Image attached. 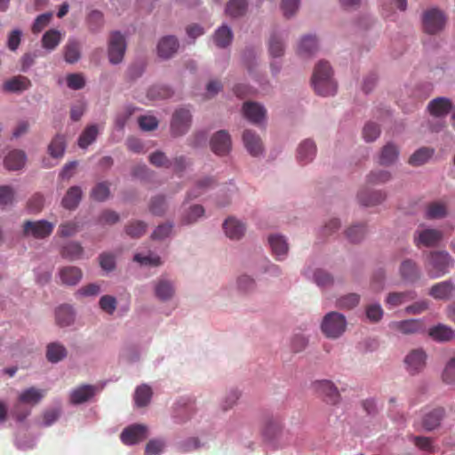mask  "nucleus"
<instances>
[{
	"label": "nucleus",
	"instance_id": "39448f33",
	"mask_svg": "<svg viewBox=\"0 0 455 455\" xmlns=\"http://www.w3.org/2000/svg\"><path fill=\"white\" fill-rule=\"evenodd\" d=\"M446 18L442 11L432 8L426 11L422 16L424 32L435 35L441 32L445 26Z\"/></svg>",
	"mask_w": 455,
	"mask_h": 455
},
{
	"label": "nucleus",
	"instance_id": "a878e982",
	"mask_svg": "<svg viewBox=\"0 0 455 455\" xmlns=\"http://www.w3.org/2000/svg\"><path fill=\"white\" fill-rule=\"evenodd\" d=\"M63 55L66 62L74 64L81 58V44L78 40L69 38L63 47Z\"/></svg>",
	"mask_w": 455,
	"mask_h": 455
},
{
	"label": "nucleus",
	"instance_id": "58836bf2",
	"mask_svg": "<svg viewBox=\"0 0 455 455\" xmlns=\"http://www.w3.org/2000/svg\"><path fill=\"white\" fill-rule=\"evenodd\" d=\"M43 397L44 392L42 390L29 387L20 394L18 402L33 406L38 403Z\"/></svg>",
	"mask_w": 455,
	"mask_h": 455
},
{
	"label": "nucleus",
	"instance_id": "393cba45",
	"mask_svg": "<svg viewBox=\"0 0 455 455\" xmlns=\"http://www.w3.org/2000/svg\"><path fill=\"white\" fill-rule=\"evenodd\" d=\"M60 278L61 283L66 285H76L82 279V270L74 266L64 267L60 270Z\"/></svg>",
	"mask_w": 455,
	"mask_h": 455
},
{
	"label": "nucleus",
	"instance_id": "6e6d98bb",
	"mask_svg": "<svg viewBox=\"0 0 455 455\" xmlns=\"http://www.w3.org/2000/svg\"><path fill=\"white\" fill-rule=\"evenodd\" d=\"M204 213V209L202 205H193L189 208L181 220L182 224L188 225L196 222L198 218L202 217Z\"/></svg>",
	"mask_w": 455,
	"mask_h": 455
},
{
	"label": "nucleus",
	"instance_id": "f03ea898",
	"mask_svg": "<svg viewBox=\"0 0 455 455\" xmlns=\"http://www.w3.org/2000/svg\"><path fill=\"white\" fill-rule=\"evenodd\" d=\"M454 264V259L446 251H432L426 255L425 268L430 278L443 276Z\"/></svg>",
	"mask_w": 455,
	"mask_h": 455
},
{
	"label": "nucleus",
	"instance_id": "ea45409f",
	"mask_svg": "<svg viewBox=\"0 0 455 455\" xmlns=\"http://www.w3.org/2000/svg\"><path fill=\"white\" fill-rule=\"evenodd\" d=\"M434 149L430 148H420L409 158L408 163L412 166H420L426 164L433 156Z\"/></svg>",
	"mask_w": 455,
	"mask_h": 455
},
{
	"label": "nucleus",
	"instance_id": "dca6fc26",
	"mask_svg": "<svg viewBox=\"0 0 455 455\" xmlns=\"http://www.w3.org/2000/svg\"><path fill=\"white\" fill-rule=\"evenodd\" d=\"M212 150L219 156L228 154L231 148V139L226 131H219L211 140Z\"/></svg>",
	"mask_w": 455,
	"mask_h": 455
},
{
	"label": "nucleus",
	"instance_id": "79ce46f5",
	"mask_svg": "<svg viewBox=\"0 0 455 455\" xmlns=\"http://www.w3.org/2000/svg\"><path fill=\"white\" fill-rule=\"evenodd\" d=\"M84 252V248L77 242H69L60 251V255L69 260L79 259Z\"/></svg>",
	"mask_w": 455,
	"mask_h": 455
},
{
	"label": "nucleus",
	"instance_id": "774afa93",
	"mask_svg": "<svg viewBox=\"0 0 455 455\" xmlns=\"http://www.w3.org/2000/svg\"><path fill=\"white\" fill-rule=\"evenodd\" d=\"M100 308L109 315H112L116 308V299L110 295H104L99 301Z\"/></svg>",
	"mask_w": 455,
	"mask_h": 455
},
{
	"label": "nucleus",
	"instance_id": "b1692460",
	"mask_svg": "<svg viewBox=\"0 0 455 455\" xmlns=\"http://www.w3.org/2000/svg\"><path fill=\"white\" fill-rule=\"evenodd\" d=\"M225 234L233 240H239L245 233L243 223L235 218H228L223 224Z\"/></svg>",
	"mask_w": 455,
	"mask_h": 455
},
{
	"label": "nucleus",
	"instance_id": "a211bd4d",
	"mask_svg": "<svg viewBox=\"0 0 455 455\" xmlns=\"http://www.w3.org/2000/svg\"><path fill=\"white\" fill-rule=\"evenodd\" d=\"M455 292V284L451 280L443 281L434 284L428 294L435 299L448 300Z\"/></svg>",
	"mask_w": 455,
	"mask_h": 455
},
{
	"label": "nucleus",
	"instance_id": "1a4fd4ad",
	"mask_svg": "<svg viewBox=\"0 0 455 455\" xmlns=\"http://www.w3.org/2000/svg\"><path fill=\"white\" fill-rule=\"evenodd\" d=\"M191 123V115L189 110L180 108L172 116L171 130L173 135L180 136L188 132Z\"/></svg>",
	"mask_w": 455,
	"mask_h": 455
},
{
	"label": "nucleus",
	"instance_id": "5fc2aeb1",
	"mask_svg": "<svg viewBox=\"0 0 455 455\" xmlns=\"http://www.w3.org/2000/svg\"><path fill=\"white\" fill-rule=\"evenodd\" d=\"M215 183L212 178H204L198 180L196 184L195 188L191 189L188 193V196L189 199H194L199 196L201 194L204 192L207 188L212 187Z\"/></svg>",
	"mask_w": 455,
	"mask_h": 455
},
{
	"label": "nucleus",
	"instance_id": "4d7b16f0",
	"mask_svg": "<svg viewBox=\"0 0 455 455\" xmlns=\"http://www.w3.org/2000/svg\"><path fill=\"white\" fill-rule=\"evenodd\" d=\"M360 297L356 293H350L340 297L336 301V307L341 309H351L358 305Z\"/></svg>",
	"mask_w": 455,
	"mask_h": 455
},
{
	"label": "nucleus",
	"instance_id": "2f4dec72",
	"mask_svg": "<svg viewBox=\"0 0 455 455\" xmlns=\"http://www.w3.org/2000/svg\"><path fill=\"white\" fill-rule=\"evenodd\" d=\"M155 294L163 301L170 299L174 294L173 284L165 278H160L155 285Z\"/></svg>",
	"mask_w": 455,
	"mask_h": 455
},
{
	"label": "nucleus",
	"instance_id": "37998d69",
	"mask_svg": "<svg viewBox=\"0 0 455 455\" xmlns=\"http://www.w3.org/2000/svg\"><path fill=\"white\" fill-rule=\"evenodd\" d=\"M268 242L273 253L279 259L288 251V244L281 235H274L268 237Z\"/></svg>",
	"mask_w": 455,
	"mask_h": 455
},
{
	"label": "nucleus",
	"instance_id": "e433bc0d",
	"mask_svg": "<svg viewBox=\"0 0 455 455\" xmlns=\"http://www.w3.org/2000/svg\"><path fill=\"white\" fill-rule=\"evenodd\" d=\"M67 355L66 347L58 342H52L47 346L46 357L51 363H58L64 359Z\"/></svg>",
	"mask_w": 455,
	"mask_h": 455
},
{
	"label": "nucleus",
	"instance_id": "e2e57ef3",
	"mask_svg": "<svg viewBox=\"0 0 455 455\" xmlns=\"http://www.w3.org/2000/svg\"><path fill=\"white\" fill-rule=\"evenodd\" d=\"M442 379L446 384L455 383V357L447 362L442 373Z\"/></svg>",
	"mask_w": 455,
	"mask_h": 455
},
{
	"label": "nucleus",
	"instance_id": "6ab92c4d",
	"mask_svg": "<svg viewBox=\"0 0 455 455\" xmlns=\"http://www.w3.org/2000/svg\"><path fill=\"white\" fill-rule=\"evenodd\" d=\"M179 46V41L175 36H164L158 42L157 54L162 59H169L177 52Z\"/></svg>",
	"mask_w": 455,
	"mask_h": 455
},
{
	"label": "nucleus",
	"instance_id": "bb28decb",
	"mask_svg": "<svg viewBox=\"0 0 455 455\" xmlns=\"http://www.w3.org/2000/svg\"><path fill=\"white\" fill-rule=\"evenodd\" d=\"M445 411L442 407L435 408L427 412L423 419V427L425 429L431 431L440 426L442 419H443Z\"/></svg>",
	"mask_w": 455,
	"mask_h": 455
},
{
	"label": "nucleus",
	"instance_id": "0eeeda50",
	"mask_svg": "<svg viewBox=\"0 0 455 455\" xmlns=\"http://www.w3.org/2000/svg\"><path fill=\"white\" fill-rule=\"evenodd\" d=\"M312 386L315 393L327 403L337 404L339 402V392L337 387L331 380H316L312 384Z\"/></svg>",
	"mask_w": 455,
	"mask_h": 455
},
{
	"label": "nucleus",
	"instance_id": "c756f323",
	"mask_svg": "<svg viewBox=\"0 0 455 455\" xmlns=\"http://www.w3.org/2000/svg\"><path fill=\"white\" fill-rule=\"evenodd\" d=\"M358 201L364 206H373L383 202L386 198V194L380 190L368 192L362 190L358 193Z\"/></svg>",
	"mask_w": 455,
	"mask_h": 455
},
{
	"label": "nucleus",
	"instance_id": "c9c22d12",
	"mask_svg": "<svg viewBox=\"0 0 455 455\" xmlns=\"http://www.w3.org/2000/svg\"><path fill=\"white\" fill-rule=\"evenodd\" d=\"M428 334L433 339L437 341H449L455 336L453 330L444 324H438L431 328Z\"/></svg>",
	"mask_w": 455,
	"mask_h": 455
},
{
	"label": "nucleus",
	"instance_id": "7c9ffc66",
	"mask_svg": "<svg viewBox=\"0 0 455 455\" xmlns=\"http://www.w3.org/2000/svg\"><path fill=\"white\" fill-rule=\"evenodd\" d=\"M57 324L65 327L73 323L75 313L73 307L69 305L60 306L55 312Z\"/></svg>",
	"mask_w": 455,
	"mask_h": 455
},
{
	"label": "nucleus",
	"instance_id": "5701e85b",
	"mask_svg": "<svg viewBox=\"0 0 455 455\" xmlns=\"http://www.w3.org/2000/svg\"><path fill=\"white\" fill-rule=\"evenodd\" d=\"M31 86V81L24 76H16L6 80L3 90L7 92H21Z\"/></svg>",
	"mask_w": 455,
	"mask_h": 455
},
{
	"label": "nucleus",
	"instance_id": "f257e3e1",
	"mask_svg": "<svg viewBox=\"0 0 455 455\" xmlns=\"http://www.w3.org/2000/svg\"><path fill=\"white\" fill-rule=\"evenodd\" d=\"M312 84L315 92L321 96L334 95L337 84L332 79V69L327 61L320 60L312 76Z\"/></svg>",
	"mask_w": 455,
	"mask_h": 455
},
{
	"label": "nucleus",
	"instance_id": "f704fd0d",
	"mask_svg": "<svg viewBox=\"0 0 455 455\" xmlns=\"http://www.w3.org/2000/svg\"><path fill=\"white\" fill-rule=\"evenodd\" d=\"M62 40L61 33L54 28L46 31L42 37V46L47 51H53Z\"/></svg>",
	"mask_w": 455,
	"mask_h": 455
},
{
	"label": "nucleus",
	"instance_id": "f3484780",
	"mask_svg": "<svg viewBox=\"0 0 455 455\" xmlns=\"http://www.w3.org/2000/svg\"><path fill=\"white\" fill-rule=\"evenodd\" d=\"M243 112L245 118L254 124H260L265 120L266 109L259 103L244 102Z\"/></svg>",
	"mask_w": 455,
	"mask_h": 455
},
{
	"label": "nucleus",
	"instance_id": "2eb2a0df",
	"mask_svg": "<svg viewBox=\"0 0 455 455\" xmlns=\"http://www.w3.org/2000/svg\"><path fill=\"white\" fill-rule=\"evenodd\" d=\"M427 109L432 116L443 118L452 109V102L446 97H437L428 102Z\"/></svg>",
	"mask_w": 455,
	"mask_h": 455
},
{
	"label": "nucleus",
	"instance_id": "9b49d317",
	"mask_svg": "<svg viewBox=\"0 0 455 455\" xmlns=\"http://www.w3.org/2000/svg\"><path fill=\"white\" fill-rule=\"evenodd\" d=\"M389 328L404 335L420 333L425 331L424 323L419 319L395 321L389 323Z\"/></svg>",
	"mask_w": 455,
	"mask_h": 455
},
{
	"label": "nucleus",
	"instance_id": "de8ad7c7",
	"mask_svg": "<svg viewBox=\"0 0 455 455\" xmlns=\"http://www.w3.org/2000/svg\"><path fill=\"white\" fill-rule=\"evenodd\" d=\"M268 52L272 58H280L284 53V44L281 37L272 35L268 41Z\"/></svg>",
	"mask_w": 455,
	"mask_h": 455
},
{
	"label": "nucleus",
	"instance_id": "423d86ee",
	"mask_svg": "<svg viewBox=\"0 0 455 455\" xmlns=\"http://www.w3.org/2000/svg\"><path fill=\"white\" fill-rule=\"evenodd\" d=\"M126 51V43L124 36L118 32H112L108 41V59L112 64L120 63Z\"/></svg>",
	"mask_w": 455,
	"mask_h": 455
},
{
	"label": "nucleus",
	"instance_id": "bf43d9fd",
	"mask_svg": "<svg viewBox=\"0 0 455 455\" xmlns=\"http://www.w3.org/2000/svg\"><path fill=\"white\" fill-rule=\"evenodd\" d=\"M391 173L388 171L371 172L367 177V182L371 185L383 184L390 180Z\"/></svg>",
	"mask_w": 455,
	"mask_h": 455
},
{
	"label": "nucleus",
	"instance_id": "cd10ccee",
	"mask_svg": "<svg viewBox=\"0 0 455 455\" xmlns=\"http://www.w3.org/2000/svg\"><path fill=\"white\" fill-rule=\"evenodd\" d=\"M399 156V150L393 143H387L380 151L379 164L384 166L394 164Z\"/></svg>",
	"mask_w": 455,
	"mask_h": 455
},
{
	"label": "nucleus",
	"instance_id": "c03bdc74",
	"mask_svg": "<svg viewBox=\"0 0 455 455\" xmlns=\"http://www.w3.org/2000/svg\"><path fill=\"white\" fill-rule=\"evenodd\" d=\"M317 50V40L315 36H306L302 37L299 48L298 53L301 56H310Z\"/></svg>",
	"mask_w": 455,
	"mask_h": 455
},
{
	"label": "nucleus",
	"instance_id": "603ef678",
	"mask_svg": "<svg viewBox=\"0 0 455 455\" xmlns=\"http://www.w3.org/2000/svg\"><path fill=\"white\" fill-rule=\"evenodd\" d=\"M366 235V228L363 225H354L346 230V236L351 243L361 242Z\"/></svg>",
	"mask_w": 455,
	"mask_h": 455
},
{
	"label": "nucleus",
	"instance_id": "338daca9",
	"mask_svg": "<svg viewBox=\"0 0 455 455\" xmlns=\"http://www.w3.org/2000/svg\"><path fill=\"white\" fill-rule=\"evenodd\" d=\"M52 13L46 12L36 17L32 26V32L38 34L41 32L51 21Z\"/></svg>",
	"mask_w": 455,
	"mask_h": 455
},
{
	"label": "nucleus",
	"instance_id": "c85d7f7f",
	"mask_svg": "<svg viewBox=\"0 0 455 455\" xmlns=\"http://www.w3.org/2000/svg\"><path fill=\"white\" fill-rule=\"evenodd\" d=\"M316 153V146L311 140H305L298 148V160L302 164H307L313 160Z\"/></svg>",
	"mask_w": 455,
	"mask_h": 455
},
{
	"label": "nucleus",
	"instance_id": "864d4df0",
	"mask_svg": "<svg viewBox=\"0 0 455 455\" xmlns=\"http://www.w3.org/2000/svg\"><path fill=\"white\" fill-rule=\"evenodd\" d=\"M167 210L165 198L162 196H155L149 204V211L156 216H163Z\"/></svg>",
	"mask_w": 455,
	"mask_h": 455
},
{
	"label": "nucleus",
	"instance_id": "473e14b6",
	"mask_svg": "<svg viewBox=\"0 0 455 455\" xmlns=\"http://www.w3.org/2000/svg\"><path fill=\"white\" fill-rule=\"evenodd\" d=\"M82 198V190L79 187H71L62 199V206L68 210H74L77 207Z\"/></svg>",
	"mask_w": 455,
	"mask_h": 455
},
{
	"label": "nucleus",
	"instance_id": "0e129e2a",
	"mask_svg": "<svg viewBox=\"0 0 455 455\" xmlns=\"http://www.w3.org/2000/svg\"><path fill=\"white\" fill-rule=\"evenodd\" d=\"M149 162L156 167L169 168L172 166L171 161L162 151H156L149 156Z\"/></svg>",
	"mask_w": 455,
	"mask_h": 455
},
{
	"label": "nucleus",
	"instance_id": "6e6552de",
	"mask_svg": "<svg viewBox=\"0 0 455 455\" xmlns=\"http://www.w3.org/2000/svg\"><path fill=\"white\" fill-rule=\"evenodd\" d=\"M53 228L54 225L47 220H28L23 225V231L25 235H31L35 238L42 239L49 236Z\"/></svg>",
	"mask_w": 455,
	"mask_h": 455
},
{
	"label": "nucleus",
	"instance_id": "a19ab883",
	"mask_svg": "<svg viewBox=\"0 0 455 455\" xmlns=\"http://www.w3.org/2000/svg\"><path fill=\"white\" fill-rule=\"evenodd\" d=\"M66 149V141L63 135L57 134L48 146V152L53 158H61Z\"/></svg>",
	"mask_w": 455,
	"mask_h": 455
},
{
	"label": "nucleus",
	"instance_id": "4468645a",
	"mask_svg": "<svg viewBox=\"0 0 455 455\" xmlns=\"http://www.w3.org/2000/svg\"><path fill=\"white\" fill-rule=\"evenodd\" d=\"M148 437V428L144 425L135 424L124 429L121 440L126 445L135 444Z\"/></svg>",
	"mask_w": 455,
	"mask_h": 455
},
{
	"label": "nucleus",
	"instance_id": "69168bd1",
	"mask_svg": "<svg viewBox=\"0 0 455 455\" xmlns=\"http://www.w3.org/2000/svg\"><path fill=\"white\" fill-rule=\"evenodd\" d=\"M172 94L170 88L165 86H154L148 92V97L151 100L166 99Z\"/></svg>",
	"mask_w": 455,
	"mask_h": 455
},
{
	"label": "nucleus",
	"instance_id": "aec40b11",
	"mask_svg": "<svg viewBox=\"0 0 455 455\" xmlns=\"http://www.w3.org/2000/svg\"><path fill=\"white\" fill-rule=\"evenodd\" d=\"M243 141L247 151L253 156L260 155L263 151L262 141L258 134L251 130L243 133Z\"/></svg>",
	"mask_w": 455,
	"mask_h": 455
},
{
	"label": "nucleus",
	"instance_id": "7ed1b4c3",
	"mask_svg": "<svg viewBox=\"0 0 455 455\" xmlns=\"http://www.w3.org/2000/svg\"><path fill=\"white\" fill-rule=\"evenodd\" d=\"M283 432L282 420L274 416L264 417L259 424V435L266 443L275 444Z\"/></svg>",
	"mask_w": 455,
	"mask_h": 455
},
{
	"label": "nucleus",
	"instance_id": "13d9d810",
	"mask_svg": "<svg viewBox=\"0 0 455 455\" xmlns=\"http://www.w3.org/2000/svg\"><path fill=\"white\" fill-rule=\"evenodd\" d=\"M109 193V184L100 182L92 188L91 196L96 201L102 202L108 197Z\"/></svg>",
	"mask_w": 455,
	"mask_h": 455
},
{
	"label": "nucleus",
	"instance_id": "412c9836",
	"mask_svg": "<svg viewBox=\"0 0 455 455\" xmlns=\"http://www.w3.org/2000/svg\"><path fill=\"white\" fill-rule=\"evenodd\" d=\"M97 388L92 385H82L75 388L70 393V403L73 404H81L89 401L95 395Z\"/></svg>",
	"mask_w": 455,
	"mask_h": 455
},
{
	"label": "nucleus",
	"instance_id": "4be33fe9",
	"mask_svg": "<svg viewBox=\"0 0 455 455\" xmlns=\"http://www.w3.org/2000/svg\"><path fill=\"white\" fill-rule=\"evenodd\" d=\"M27 156L24 151L14 149L5 156L4 164L6 169L10 171H18L24 167Z\"/></svg>",
	"mask_w": 455,
	"mask_h": 455
},
{
	"label": "nucleus",
	"instance_id": "680f3d73",
	"mask_svg": "<svg viewBox=\"0 0 455 455\" xmlns=\"http://www.w3.org/2000/svg\"><path fill=\"white\" fill-rule=\"evenodd\" d=\"M380 134L379 126L375 123H367L363 130V139L367 142L374 141Z\"/></svg>",
	"mask_w": 455,
	"mask_h": 455
},
{
	"label": "nucleus",
	"instance_id": "a18cd8bd",
	"mask_svg": "<svg viewBox=\"0 0 455 455\" xmlns=\"http://www.w3.org/2000/svg\"><path fill=\"white\" fill-rule=\"evenodd\" d=\"M246 10V0H229L226 6V13L233 18L243 15Z\"/></svg>",
	"mask_w": 455,
	"mask_h": 455
},
{
	"label": "nucleus",
	"instance_id": "ddd939ff",
	"mask_svg": "<svg viewBox=\"0 0 455 455\" xmlns=\"http://www.w3.org/2000/svg\"><path fill=\"white\" fill-rule=\"evenodd\" d=\"M399 275L407 283H415L421 278V271L416 261L406 259L401 262Z\"/></svg>",
	"mask_w": 455,
	"mask_h": 455
},
{
	"label": "nucleus",
	"instance_id": "20e7f679",
	"mask_svg": "<svg viewBox=\"0 0 455 455\" xmlns=\"http://www.w3.org/2000/svg\"><path fill=\"white\" fill-rule=\"evenodd\" d=\"M347 329L346 317L338 312L326 314L321 323L323 333L330 339H338Z\"/></svg>",
	"mask_w": 455,
	"mask_h": 455
},
{
	"label": "nucleus",
	"instance_id": "72a5a7b5",
	"mask_svg": "<svg viewBox=\"0 0 455 455\" xmlns=\"http://www.w3.org/2000/svg\"><path fill=\"white\" fill-rule=\"evenodd\" d=\"M416 296L417 294L414 291L390 292L386 299V303L390 307H394L400 306L406 301L414 299Z\"/></svg>",
	"mask_w": 455,
	"mask_h": 455
},
{
	"label": "nucleus",
	"instance_id": "9d476101",
	"mask_svg": "<svg viewBox=\"0 0 455 455\" xmlns=\"http://www.w3.org/2000/svg\"><path fill=\"white\" fill-rule=\"evenodd\" d=\"M443 238V232L434 228L418 230L414 235V243L417 247H433L438 244Z\"/></svg>",
	"mask_w": 455,
	"mask_h": 455
},
{
	"label": "nucleus",
	"instance_id": "49530a36",
	"mask_svg": "<svg viewBox=\"0 0 455 455\" xmlns=\"http://www.w3.org/2000/svg\"><path fill=\"white\" fill-rule=\"evenodd\" d=\"M98 128L95 124L89 125L84 129L78 139V145L82 148H87L97 138Z\"/></svg>",
	"mask_w": 455,
	"mask_h": 455
},
{
	"label": "nucleus",
	"instance_id": "8fccbe9b",
	"mask_svg": "<svg viewBox=\"0 0 455 455\" xmlns=\"http://www.w3.org/2000/svg\"><path fill=\"white\" fill-rule=\"evenodd\" d=\"M447 214V208L445 204L442 202L430 203L427 207V218L428 219H441Z\"/></svg>",
	"mask_w": 455,
	"mask_h": 455
},
{
	"label": "nucleus",
	"instance_id": "052dcab7",
	"mask_svg": "<svg viewBox=\"0 0 455 455\" xmlns=\"http://www.w3.org/2000/svg\"><path fill=\"white\" fill-rule=\"evenodd\" d=\"M146 228L147 224L145 222L136 220L127 225L125 228V231L126 234L131 237L137 238L141 236L146 232Z\"/></svg>",
	"mask_w": 455,
	"mask_h": 455
},
{
	"label": "nucleus",
	"instance_id": "f8f14e48",
	"mask_svg": "<svg viewBox=\"0 0 455 455\" xmlns=\"http://www.w3.org/2000/svg\"><path fill=\"white\" fill-rule=\"evenodd\" d=\"M427 354L421 348L411 350L404 358L406 370L411 374L421 371L426 365Z\"/></svg>",
	"mask_w": 455,
	"mask_h": 455
},
{
	"label": "nucleus",
	"instance_id": "3c124183",
	"mask_svg": "<svg viewBox=\"0 0 455 455\" xmlns=\"http://www.w3.org/2000/svg\"><path fill=\"white\" fill-rule=\"evenodd\" d=\"M87 24L90 31L93 33L100 31L104 24L102 12L98 10L92 11L87 17Z\"/></svg>",
	"mask_w": 455,
	"mask_h": 455
},
{
	"label": "nucleus",
	"instance_id": "4c0bfd02",
	"mask_svg": "<svg viewBox=\"0 0 455 455\" xmlns=\"http://www.w3.org/2000/svg\"><path fill=\"white\" fill-rule=\"evenodd\" d=\"M232 39L233 33L230 28L227 25H223L219 28L213 36V41L215 44L220 48H225L228 46Z\"/></svg>",
	"mask_w": 455,
	"mask_h": 455
},
{
	"label": "nucleus",
	"instance_id": "09e8293b",
	"mask_svg": "<svg viewBox=\"0 0 455 455\" xmlns=\"http://www.w3.org/2000/svg\"><path fill=\"white\" fill-rule=\"evenodd\" d=\"M152 396V390L148 385H141L136 388L134 400L135 403L139 407L146 406Z\"/></svg>",
	"mask_w": 455,
	"mask_h": 455
}]
</instances>
